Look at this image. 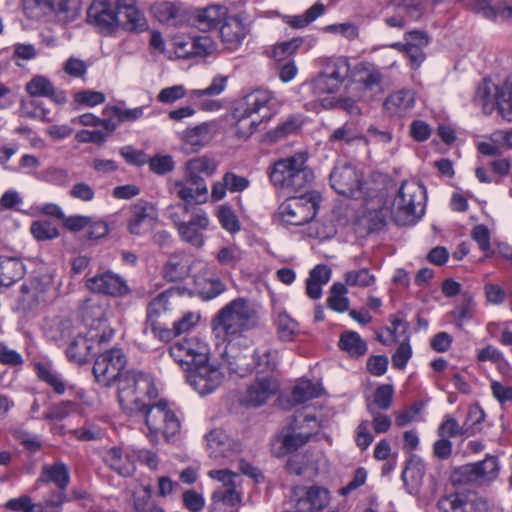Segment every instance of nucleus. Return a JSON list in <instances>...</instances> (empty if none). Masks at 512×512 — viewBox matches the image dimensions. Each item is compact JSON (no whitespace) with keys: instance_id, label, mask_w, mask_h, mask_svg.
<instances>
[{"instance_id":"1","label":"nucleus","mask_w":512,"mask_h":512,"mask_svg":"<svg viewBox=\"0 0 512 512\" xmlns=\"http://www.w3.org/2000/svg\"><path fill=\"white\" fill-rule=\"evenodd\" d=\"M319 72L297 87L301 101L319 104L329 108L332 101L328 96L336 94L348 81L351 73L349 59L344 56L328 57L319 60Z\"/></svg>"},{"instance_id":"2","label":"nucleus","mask_w":512,"mask_h":512,"mask_svg":"<svg viewBox=\"0 0 512 512\" xmlns=\"http://www.w3.org/2000/svg\"><path fill=\"white\" fill-rule=\"evenodd\" d=\"M211 325L215 336L227 344L249 342L247 334L259 325L257 305L246 298H236L217 312Z\"/></svg>"},{"instance_id":"3","label":"nucleus","mask_w":512,"mask_h":512,"mask_svg":"<svg viewBox=\"0 0 512 512\" xmlns=\"http://www.w3.org/2000/svg\"><path fill=\"white\" fill-rule=\"evenodd\" d=\"M280 103L269 90L256 89L245 96L233 112L239 137H249L263 122L269 121L279 110Z\"/></svg>"},{"instance_id":"4","label":"nucleus","mask_w":512,"mask_h":512,"mask_svg":"<svg viewBox=\"0 0 512 512\" xmlns=\"http://www.w3.org/2000/svg\"><path fill=\"white\" fill-rule=\"evenodd\" d=\"M166 214L182 242L197 249L205 245V232L211 226L206 210L192 203H175L167 207Z\"/></svg>"},{"instance_id":"5","label":"nucleus","mask_w":512,"mask_h":512,"mask_svg":"<svg viewBox=\"0 0 512 512\" xmlns=\"http://www.w3.org/2000/svg\"><path fill=\"white\" fill-rule=\"evenodd\" d=\"M117 384L118 402L128 415H138L146 405L158 396L153 380L137 371H125L115 382Z\"/></svg>"},{"instance_id":"6","label":"nucleus","mask_w":512,"mask_h":512,"mask_svg":"<svg viewBox=\"0 0 512 512\" xmlns=\"http://www.w3.org/2000/svg\"><path fill=\"white\" fill-rule=\"evenodd\" d=\"M269 178L275 188L296 193L312 183L314 173L307 165L306 154L296 153L274 162L269 168Z\"/></svg>"},{"instance_id":"7","label":"nucleus","mask_w":512,"mask_h":512,"mask_svg":"<svg viewBox=\"0 0 512 512\" xmlns=\"http://www.w3.org/2000/svg\"><path fill=\"white\" fill-rule=\"evenodd\" d=\"M248 343L249 342L226 344L223 358L231 373L244 377L255 368H261L262 371H272L276 368V351L257 349L251 353L248 349Z\"/></svg>"},{"instance_id":"8","label":"nucleus","mask_w":512,"mask_h":512,"mask_svg":"<svg viewBox=\"0 0 512 512\" xmlns=\"http://www.w3.org/2000/svg\"><path fill=\"white\" fill-rule=\"evenodd\" d=\"M426 191L416 180L402 182L392 205L391 214L398 225L414 224L424 214Z\"/></svg>"},{"instance_id":"9","label":"nucleus","mask_w":512,"mask_h":512,"mask_svg":"<svg viewBox=\"0 0 512 512\" xmlns=\"http://www.w3.org/2000/svg\"><path fill=\"white\" fill-rule=\"evenodd\" d=\"M139 414L144 416L147 437L153 443H158L161 436L169 441L180 432V420L165 400L149 402Z\"/></svg>"},{"instance_id":"10","label":"nucleus","mask_w":512,"mask_h":512,"mask_svg":"<svg viewBox=\"0 0 512 512\" xmlns=\"http://www.w3.org/2000/svg\"><path fill=\"white\" fill-rule=\"evenodd\" d=\"M321 199L316 191L289 197L278 207L277 217L284 225H305L315 218Z\"/></svg>"},{"instance_id":"11","label":"nucleus","mask_w":512,"mask_h":512,"mask_svg":"<svg viewBox=\"0 0 512 512\" xmlns=\"http://www.w3.org/2000/svg\"><path fill=\"white\" fill-rule=\"evenodd\" d=\"M317 420L314 415L298 412L292 422L278 435L276 442L280 444L276 454L283 456L303 447L314 434Z\"/></svg>"},{"instance_id":"12","label":"nucleus","mask_w":512,"mask_h":512,"mask_svg":"<svg viewBox=\"0 0 512 512\" xmlns=\"http://www.w3.org/2000/svg\"><path fill=\"white\" fill-rule=\"evenodd\" d=\"M474 101L481 106L485 114H491L498 108L504 119L512 121V87H498L490 80H484L477 87Z\"/></svg>"},{"instance_id":"13","label":"nucleus","mask_w":512,"mask_h":512,"mask_svg":"<svg viewBox=\"0 0 512 512\" xmlns=\"http://www.w3.org/2000/svg\"><path fill=\"white\" fill-rule=\"evenodd\" d=\"M208 476L221 482V485L212 495L213 505L210 512H232L227 506H235L241 501L240 492L237 490L240 482V476L228 469L210 470Z\"/></svg>"},{"instance_id":"14","label":"nucleus","mask_w":512,"mask_h":512,"mask_svg":"<svg viewBox=\"0 0 512 512\" xmlns=\"http://www.w3.org/2000/svg\"><path fill=\"white\" fill-rule=\"evenodd\" d=\"M127 359L120 348H112L101 353L93 365V375L98 384L110 387L125 371Z\"/></svg>"},{"instance_id":"15","label":"nucleus","mask_w":512,"mask_h":512,"mask_svg":"<svg viewBox=\"0 0 512 512\" xmlns=\"http://www.w3.org/2000/svg\"><path fill=\"white\" fill-rule=\"evenodd\" d=\"M169 353L174 361L188 372L189 369L209 359L210 349L204 340L193 336L175 342Z\"/></svg>"},{"instance_id":"16","label":"nucleus","mask_w":512,"mask_h":512,"mask_svg":"<svg viewBox=\"0 0 512 512\" xmlns=\"http://www.w3.org/2000/svg\"><path fill=\"white\" fill-rule=\"evenodd\" d=\"M224 377L220 366L209 362V359L189 369L186 374L187 382L200 395L213 393L222 385Z\"/></svg>"},{"instance_id":"17","label":"nucleus","mask_w":512,"mask_h":512,"mask_svg":"<svg viewBox=\"0 0 512 512\" xmlns=\"http://www.w3.org/2000/svg\"><path fill=\"white\" fill-rule=\"evenodd\" d=\"M331 187L340 195L358 198L362 190V175L348 163L337 164L330 173Z\"/></svg>"},{"instance_id":"18","label":"nucleus","mask_w":512,"mask_h":512,"mask_svg":"<svg viewBox=\"0 0 512 512\" xmlns=\"http://www.w3.org/2000/svg\"><path fill=\"white\" fill-rule=\"evenodd\" d=\"M86 286L92 292L112 297H125L130 293L126 280L111 271L99 273L87 279Z\"/></svg>"},{"instance_id":"19","label":"nucleus","mask_w":512,"mask_h":512,"mask_svg":"<svg viewBox=\"0 0 512 512\" xmlns=\"http://www.w3.org/2000/svg\"><path fill=\"white\" fill-rule=\"evenodd\" d=\"M170 190L181 199L180 203H192L196 206L206 202L208 196L206 181L186 174L183 179L174 181Z\"/></svg>"},{"instance_id":"20","label":"nucleus","mask_w":512,"mask_h":512,"mask_svg":"<svg viewBox=\"0 0 512 512\" xmlns=\"http://www.w3.org/2000/svg\"><path fill=\"white\" fill-rule=\"evenodd\" d=\"M118 26L130 32H142L147 29L144 13L138 8L136 0H116Z\"/></svg>"},{"instance_id":"21","label":"nucleus","mask_w":512,"mask_h":512,"mask_svg":"<svg viewBox=\"0 0 512 512\" xmlns=\"http://www.w3.org/2000/svg\"><path fill=\"white\" fill-rule=\"evenodd\" d=\"M439 512H484L487 503L484 499L469 497L464 493H451L441 496L436 504Z\"/></svg>"},{"instance_id":"22","label":"nucleus","mask_w":512,"mask_h":512,"mask_svg":"<svg viewBox=\"0 0 512 512\" xmlns=\"http://www.w3.org/2000/svg\"><path fill=\"white\" fill-rule=\"evenodd\" d=\"M89 21L103 34H112L119 29L115 5L108 1H95L87 11Z\"/></svg>"},{"instance_id":"23","label":"nucleus","mask_w":512,"mask_h":512,"mask_svg":"<svg viewBox=\"0 0 512 512\" xmlns=\"http://www.w3.org/2000/svg\"><path fill=\"white\" fill-rule=\"evenodd\" d=\"M350 76L352 82L361 86V89L371 94H381L383 88V74L379 68L369 62L358 63Z\"/></svg>"},{"instance_id":"24","label":"nucleus","mask_w":512,"mask_h":512,"mask_svg":"<svg viewBox=\"0 0 512 512\" xmlns=\"http://www.w3.org/2000/svg\"><path fill=\"white\" fill-rule=\"evenodd\" d=\"M175 53L179 58L206 57L216 50V44L208 35L176 38L174 41Z\"/></svg>"},{"instance_id":"25","label":"nucleus","mask_w":512,"mask_h":512,"mask_svg":"<svg viewBox=\"0 0 512 512\" xmlns=\"http://www.w3.org/2000/svg\"><path fill=\"white\" fill-rule=\"evenodd\" d=\"M207 447L212 458L230 459L241 451V444L222 429H214L206 436Z\"/></svg>"},{"instance_id":"26","label":"nucleus","mask_w":512,"mask_h":512,"mask_svg":"<svg viewBox=\"0 0 512 512\" xmlns=\"http://www.w3.org/2000/svg\"><path fill=\"white\" fill-rule=\"evenodd\" d=\"M279 389L278 382L272 376L257 378L248 386L244 402L247 405L258 407L265 404Z\"/></svg>"},{"instance_id":"27","label":"nucleus","mask_w":512,"mask_h":512,"mask_svg":"<svg viewBox=\"0 0 512 512\" xmlns=\"http://www.w3.org/2000/svg\"><path fill=\"white\" fill-rule=\"evenodd\" d=\"M415 92L410 89H401L392 92L383 103V109L390 117H404L415 106Z\"/></svg>"},{"instance_id":"28","label":"nucleus","mask_w":512,"mask_h":512,"mask_svg":"<svg viewBox=\"0 0 512 512\" xmlns=\"http://www.w3.org/2000/svg\"><path fill=\"white\" fill-rule=\"evenodd\" d=\"M157 218V211L153 204L138 202L131 206V216L127 222V229L133 235H140L144 228Z\"/></svg>"},{"instance_id":"29","label":"nucleus","mask_w":512,"mask_h":512,"mask_svg":"<svg viewBox=\"0 0 512 512\" xmlns=\"http://www.w3.org/2000/svg\"><path fill=\"white\" fill-rule=\"evenodd\" d=\"M247 33V26L237 16L227 18L219 30L223 43L230 50L236 49L242 43Z\"/></svg>"},{"instance_id":"30","label":"nucleus","mask_w":512,"mask_h":512,"mask_svg":"<svg viewBox=\"0 0 512 512\" xmlns=\"http://www.w3.org/2000/svg\"><path fill=\"white\" fill-rule=\"evenodd\" d=\"M37 483H53L58 490L65 491L70 483V472L67 465L61 461L53 464H44Z\"/></svg>"},{"instance_id":"31","label":"nucleus","mask_w":512,"mask_h":512,"mask_svg":"<svg viewBox=\"0 0 512 512\" xmlns=\"http://www.w3.org/2000/svg\"><path fill=\"white\" fill-rule=\"evenodd\" d=\"M296 503L299 512H315L323 509L329 502V492L324 488L312 486L304 488Z\"/></svg>"},{"instance_id":"32","label":"nucleus","mask_w":512,"mask_h":512,"mask_svg":"<svg viewBox=\"0 0 512 512\" xmlns=\"http://www.w3.org/2000/svg\"><path fill=\"white\" fill-rule=\"evenodd\" d=\"M25 275V265L16 257L0 256V289L10 287Z\"/></svg>"},{"instance_id":"33","label":"nucleus","mask_w":512,"mask_h":512,"mask_svg":"<svg viewBox=\"0 0 512 512\" xmlns=\"http://www.w3.org/2000/svg\"><path fill=\"white\" fill-rule=\"evenodd\" d=\"M102 458L106 465L122 476H130L135 470L132 458L129 454L124 453L120 447L107 449Z\"/></svg>"},{"instance_id":"34","label":"nucleus","mask_w":512,"mask_h":512,"mask_svg":"<svg viewBox=\"0 0 512 512\" xmlns=\"http://www.w3.org/2000/svg\"><path fill=\"white\" fill-rule=\"evenodd\" d=\"M109 312L108 303L100 299H88L82 308L84 321L95 329L102 327L107 322Z\"/></svg>"},{"instance_id":"35","label":"nucleus","mask_w":512,"mask_h":512,"mask_svg":"<svg viewBox=\"0 0 512 512\" xmlns=\"http://www.w3.org/2000/svg\"><path fill=\"white\" fill-rule=\"evenodd\" d=\"M33 369L38 377V379L48 386H50L53 391L62 395L66 391V383L60 373H58L51 362H33Z\"/></svg>"},{"instance_id":"36","label":"nucleus","mask_w":512,"mask_h":512,"mask_svg":"<svg viewBox=\"0 0 512 512\" xmlns=\"http://www.w3.org/2000/svg\"><path fill=\"white\" fill-rule=\"evenodd\" d=\"M26 91L32 97H49L56 103L62 104L66 101V96L63 92L56 93L52 82L41 75L34 76L26 84Z\"/></svg>"},{"instance_id":"37","label":"nucleus","mask_w":512,"mask_h":512,"mask_svg":"<svg viewBox=\"0 0 512 512\" xmlns=\"http://www.w3.org/2000/svg\"><path fill=\"white\" fill-rule=\"evenodd\" d=\"M93 349V341L82 333H77L66 349L68 359L77 364H84L89 360Z\"/></svg>"},{"instance_id":"38","label":"nucleus","mask_w":512,"mask_h":512,"mask_svg":"<svg viewBox=\"0 0 512 512\" xmlns=\"http://www.w3.org/2000/svg\"><path fill=\"white\" fill-rule=\"evenodd\" d=\"M215 125L211 122H204L181 133V140L193 147L200 148L207 144L214 135Z\"/></svg>"},{"instance_id":"39","label":"nucleus","mask_w":512,"mask_h":512,"mask_svg":"<svg viewBox=\"0 0 512 512\" xmlns=\"http://www.w3.org/2000/svg\"><path fill=\"white\" fill-rule=\"evenodd\" d=\"M189 273V260L184 253L171 255L164 265L163 276L167 281L184 279Z\"/></svg>"},{"instance_id":"40","label":"nucleus","mask_w":512,"mask_h":512,"mask_svg":"<svg viewBox=\"0 0 512 512\" xmlns=\"http://www.w3.org/2000/svg\"><path fill=\"white\" fill-rule=\"evenodd\" d=\"M217 169V163L207 157L200 156L190 159L185 165V174L198 180H205L204 176H212Z\"/></svg>"},{"instance_id":"41","label":"nucleus","mask_w":512,"mask_h":512,"mask_svg":"<svg viewBox=\"0 0 512 512\" xmlns=\"http://www.w3.org/2000/svg\"><path fill=\"white\" fill-rule=\"evenodd\" d=\"M338 346L342 351L354 358L365 355L368 350L367 343L355 331L343 332L340 336Z\"/></svg>"},{"instance_id":"42","label":"nucleus","mask_w":512,"mask_h":512,"mask_svg":"<svg viewBox=\"0 0 512 512\" xmlns=\"http://www.w3.org/2000/svg\"><path fill=\"white\" fill-rule=\"evenodd\" d=\"M476 434L474 427H468L467 423L460 425L459 422L452 416L446 415L437 429V435L446 438H454L463 436L465 438Z\"/></svg>"},{"instance_id":"43","label":"nucleus","mask_w":512,"mask_h":512,"mask_svg":"<svg viewBox=\"0 0 512 512\" xmlns=\"http://www.w3.org/2000/svg\"><path fill=\"white\" fill-rule=\"evenodd\" d=\"M214 268L206 265L203 270V277H199V286H202V294L206 299H213L223 293L226 289L225 284L218 278L213 277Z\"/></svg>"},{"instance_id":"44","label":"nucleus","mask_w":512,"mask_h":512,"mask_svg":"<svg viewBox=\"0 0 512 512\" xmlns=\"http://www.w3.org/2000/svg\"><path fill=\"white\" fill-rule=\"evenodd\" d=\"M174 293L173 289L166 290L149 302L145 323L158 322V318L170 309L169 299Z\"/></svg>"},{"instance_id":"45","label":"nucleus","mask_w":512,"mask_h":512,"mask_svg":"<svg viewBox=\"0 0 512 512\" xmlns=\"http://www.w3.org/2000/svg\"><path fill=\"white\" fill-rule=\"evenodd\" d=\"M387 11L405 15L407 19H417L422 13L420 0H390L387 4Z\"/></svg>"},{"instance_id":"46","label":"nucleus","mask_w":512,"mask_h":512,"mask_svg":"<svg viewBox=\"0 0 512 512\" xmlns=\"http://www.w3.org/2000/svg\"><path fill=\"white\" fill-rule=\"evenodd\" d=\"M480 484L491 482L498 477L500 465L497 457L487 455L484 460L474 463Z\"/></svg>"},{"instance_id":"47","label":"nucleus","mask_w":512,"mask_h":512,"mask_svg":"<svg viewBox=\"0 0 512 512\" xmlns=\"http://www.w3.org/2000/svg\"><path fill=\"white\" fill-rule=\"evenodd\" d=\"M48 287V283L42 284L38 279H32L29 284H23L21 287L22 302L31 307L35 303L44 301Z\"/></svg>"},{"instance_id":"48","label":"nucleus","mask_w":512,"mask_h":512,"mask_svg":"<svg viewBox=\"0 0 512 512\" xmlns=\"http://www.w3.org/2000/svg\"><path fill=\"white\" fill-rule=\"evenodd\" d=\"M348 289L345 284L337 282L330 288L327 299L328 307L336 312L343 313L349 309L350 301L347 298Z\"/></svg>"},{"instance_id":"49","label":"nucleus","mask_w":512,"mask_h":512,"mask_svg":"<svg viewBox=\"0 0 512 512\" xmlns=\"http://www.w3.org/2000/svg\"><path fill=\"white\" fill-rule=\"evenodd\" d=\"M345 286L367 288L372 286L376 278L368 268L346 271L343 275Z\"/></svg>"},{"instance_id":"50","label":"nucleus","mask_w":512,"mask_h":512,"mask_svg":"<svg viewBox=\"0 0 512 512\" xmlns=\"http://www.w3.org/2000/svg\"><path fill=\"white\" fill-rule=\"evenodd\" d=\"M30 233L37 241H49L59 236L57 226L49 220H35L30 225Z\"/></svg>"},{"instance_id":"51","label":"nucleus","mask_w":512,"mask_h":512,"mask_svg":"<svg viewBox=\"0 0 512 512\" xmlns=\"http://www.w3.org/2000/svg\"><path fill=\"white\" fill-rule=\"evenodd\" d=\"M453 485L480 484L474 463L454 468L450 474Z\"/></svg>"},{"instance_id":"52","label":"nucleus","mask_w":512,"mask_h":512,"mask_svg":"<svg viewBox=\"0 0 512 512\" xmlns=\"http://www.w3.org/2000/svg\"><path fill=\"white\" fill-rule=\"evenodd\" d=\"M322 388L309 380L299 382L292 391V398L296 403H304L306 401L317 398L321 395Z\"/></svg>"},{"instance_id":"53","label":"nucleus","mask_w":512,"mask_h":512,"mask_svg":"<svg viewBox=\"0 0 512 512\" xmlns=\"http://www.w3.org/2000/svg\"><path fill=\"white\" fill-rule=\"evenodd\" d=\"M279 339L285 342L292 341L298 332V323L286 312H280L276 318Z\"/></svg>"},{"instance_id":"54","label":"nucleus","mask_w":512,"mask_h":512,"mask_svg":"<svg viewBox=\"0 0 512 512\" xmlns=\"http://www.w3.org/2000/svg\"><path fill=\"white\" fill-rule=\"evenodd\" d=\"M324 10L325 7L323 4L316 3L307 9L306 12L302 15L287 16L285 18V22L293 28H304L320 15H322Z\"/></svg>"},{"instance_id":"55","label":"nucleus","mask_w":512,"mask_h":512,"mask_svg":"<svg viewBox=\"0 0 512 512\" xmlns=\"http://www.w3.org/2000/svg\"><path fill=\"white\" fill-rule=\"evenodd\" d=\"M216 216L221 227L227 232L234 234L240 230L241 226L239 219L230 206H219L217 209Z\"/></svg>"},{"instance_id":"56","label":"nucleus","mask_w":512,"mask_h":512,"mask_svg":"<svg viewBox=\"0 0 512 512\" xmlns=\"http://www.w3.org/2000/svg\"><path fill=\"white\" fill-rule=\"evenodd\" d=\"M424 476V466L419 462H409L402 472L401 478L405 486H411L410 493L412 490L417 488Z\"/></svg>"},{"instance_id":"57","label":"nucleus","mask_w":512,"mask_h":512,"mask_svg":"<svg viewBox=\"0 0 512 512\" xmlns=\"http://www.w3.org/2000/svg\"><path fill=\"white\" fill-rule=\"evenodd\" d=\"M11 435L30 453H37L42 448V441L38 435L19 428L12 429Z\"/></svg>"},{"instance_id":"58","label":"nucleus","mask_w":512,"mask_h":512,"mask_svg":"<svg viewBox=\"0 0 512 512\" xmlns=\"http://www.w3.org/2000/svg\"><path fill=\"white\" fill-rule=\"evenodd\" d=\"M218 263L222 266L235 268L242 259V254L236 246L222 247L216 254Z\"/></svg>"},{"instance_id":"59","label":"nucleus","mask_w":512,"mask_h":512,"mask_svg":"<svg viewBox=\"0 0 512 512\" xmlns=\"http://www.w3.org/2000/svg\"><path fill=\"white\" fill-rule=\"evenodd\" d=\"M223 16L222 8L218 6H209L202 9L198 14V21L205 29L216 27Z\"/></svg>"},{"instance_id":"60","label":"nucleus","mask_w":512,"mask_h":512,"mask_svg":"<svg viewBox=\"0 0 512 512\" xmlns=\"http://www.w3.org/2000/svg\"><path fill=\"white\" fill-rule=\"evenodd\" d=\"M143 333L145 335H152L154 338L159 339L160 341H170L172 338L178 336L176 334V330L174 326L172 329H168L161 325V323L158 322H152V323H144Z\"/></svg>"},{"instance_id":"61","label":"nucleus","mask_w":512,"mask_h":512,"mask_svg":"<svg viewBox=\"0 0 512 512\" xmlns=\"http://www.w3.org/2000/svg\"><path fill=\"white\" fill-rule=\"evenodd\" d=\"M153 15L162 23H167L178 15L176 6L168 1H161L151 7Z\"/></svg>"},{"instance_id":"62","label":"nucleus","mask_w":512,"mask_h":512,"mask_svg":"<svg viewBox=\"0 0 512 512\" xmlns=\"http://www.w3.org/2000/svg\"><path fill=\"white\" fill-rule=\"evenodd\" d=\"M75 404L71 401H62L49 408L45 413L44 419L58 422L68 417L74 410Z\"/></svg>"},{"instance_id":"63","label":"nucleus","mask_w":512,"mask_h":512,"mask_svg":"<svg viewBox=\"0 0 512 512\" xmlns=\"http://www.w3.org/2000/svg\"><path fill=\"white\" fill-rule=\"evenodd\" d=\"M468 8L487 19H496L498 14V8L493 6L490 0H468Z\"/></svg>"},{"instance_id":"64","label":"nucleus","mask_w":512,"mask_h":512,"mask_svg":"<svg viewBox=\"0 0 512 512\" xmlns=\"http://www.w3.org/2000/svg\"><path fill=\"white\" fill-rule=\"evenodd\" d=\"M66 501L65 491L53 490L42 501L44 512H62L63 504Z\"/></svg>"}]
</instances>
